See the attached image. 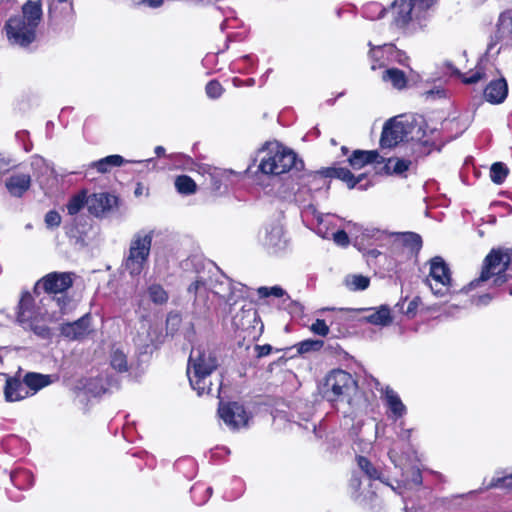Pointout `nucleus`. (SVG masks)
I'll return each instance as SVG.
<instances>
[{"label":"nucleus","instance_id":"obj_1","mask_svg":"<svg viewBox=\"0 0 512 512\" xmlns=\"http://www.w3.org/2000/svg\"><path fill=\"white\" fill-rule=\"evenodd\" d=\"M219 365L216 351L210 347L199 346L191 350L187 375L191 387L198 395L212 392L211 374Z\"/></svg>","mask_w":512,"mask_h":512},{"label":"nucleus","instance_id":"obj_2","mask_svg":"<svg viewBox=\"0 0 512 512\" xmlns=\"http://www.w3.org/2000/svg\"><path fill=\"white\" fill-rule=\"evenodd\" d=\"M42 18L39 1L27 0L22 5V14L11 17L6 25V32L12 44L26 47L36 38V29Z\"/></svg>","mask_w":512,"mask_h":512},{"label":"nucleus","instance_id":"obj_3","mask_svg":"<svg viewBox=\"0 0 512 512\" xmlns=\"http://www.w3.org/2000/svg\"><path fill=\"white\" fill-rule=\"evenodd\" d=\"M424 136L422 122L412 116L399 115L384 124L380 145L382 148H393L405 141L420 142Z\"/></svg>","mask_w":512,"mask_h":512},{"label":"nucleus","instance_id":"obj_4","mask_svg":"<svg viewBox=\"0 0 512 512\" xmlns=\"http://www.w3.org/2000/svg\"><path fill=\"white\" fill-rule=\"evenodd\" d=\"M261 157L259 170L265 175L278 176L291 171L293 168L300 170L304 163L297 158L291 149L279 142L266 143L260 150Z\"/></svg>","mask_w":512,"mask_h":512},{"label":"nucleus","instance_id":"obj_5","mask_svg":"<svg viewBox=\"0 0 512 512\" xmlns=\"http://www.w3.org/2000/svg\"><path fill=\"white\" fill-rule=\"evenodd\" d=\"M509 277L504 248H493L484 258L480 276L462 288L461 292L468 293L477 287L500 286Z\"/></svg>","mask_w":512,"mask_h":512},{"label":"nucleus","instance_id":"obj_6","mask_svg":"<svg viewBox=\"0 0 512 512\" xmlns=\"http://www.w3.org/2000/svg\"><path fill=\"white\" fill-rule=\"evenodd\" d=\"M154 236L153 229H141L131 237L122 263L129 275L139 276L148 266Z\"/></svg>","mask_w":512,"mask_h":512},{"label":"nucleus","instance_id":"obj_7","mask_svg":"<svg viewBox=\"0 0 512 512\" xmlns=\"http://www.w3.org/2000/svg\"><path fill=\"white\" fill-rule=\"evenodd\" d=\"M356 382L348 372L335 369L329 372L319 386V392L329 402L343 401L355 389Z\"/></svg>","mask_w":512,"mask_h":512},{"label":"nucleus","instance_id":"obj_8","mask_svg":"<svg viewBox=\"0 0 512 512\" xmlns=\"http://www.w3.org/2000/svg\"><path fill=\"white\" fill-rule=\"evenodd\" d=\"M430 271L425 282L437 297H444L452 292L450 268L440 256L430 260Z\"/></svg>","mask_w":512,"mask_h":512},{"label":"nucleus","instance_id":"obj_9","mask_svg":"<svg viewBox=\"0 0 512 512\" xmlns=\"http://www.w3.org/2000/svg\"><path fill=\"white\" fill-rule=\"evenodd\" d=\"M72 278L70 273H57L53 272L43 277L37 283L38 287L41 285L48 294H54L51 300L55 301L57 306L62 310L66 308L69 299L63 295V292L72 286Z\"/></svg>","mask_w":512,"mask_h":512},{"label":"nucleus","instance_id":"obj_10","mask_svg":"<svg viewBox=\"0 0 512 512\" xmlns=\"http://www.w3.org/2000/svg\"><path fill=\"white\" fill-rule=\"evenodd\" d=\"M432 3L433 0H395L390 7L393 23L397 27H405L411 21L413 13L428 9Z\"/></svg>","mask_w":512,"mask_h":512},{"label":"nucleus","instance_id":"obj_11","mask_svg":"<svg viewBox=\"0 0 512 512\" xmlns=\"http://www.w3.org/2000/svg\"><path fill=\"white\" fill-rule=\"evenodd\" d=\"M219 417L232 430H238L247 425L248 415L243 405L238 402H220L218 408Z\"/></svg>","mask_w":512,"mask_h":512},{"label":"nucleus","instance_id":"obj_12","mask_svg":"<svg viewBox=\"0 0 512 512\" xmlns=\"http://www.w3.org/2000/svg\"><path fill=\"white\" fill-rule=\"evenodd\" d=\"M261 242L271 254L280 253L288 246V239L285 236L284 228L279 223H272L265 228Z\"/></svg>","mask_w":512,"mask_h":512},{"label":"nucleus","instance_id":"obj_13","mask_svg":"<svg viewBox=\"0 0 512 512\" xmlns=\"http://www.w3.org/2000/svg\"><path fill=\"white\" fill-rule=\"evenodd\" d=\"M116 204V197L109 193H94L87 197L86 206L88 211L100 216L109 211Z\"/></svg>","mask_w":512,"mask_h":512},{"label":"nucleus","instance_id":"obj_14","mask_svg":"<svg viewBox=\"0 0 512 512\" xmlns=\"http://www.w3.org/2000/svg\"><path fill=\"white\" fill-rule=\"evenodd\" d=\"M328 177L325 176V170L321 172H309L301 176V187L295 194V199L298 203H301V197L306 189L309 193L312 191L320 190L323 186H326Z\"/></svg>","mask_w":512,"mask_h":512},{"label":"nucleus","instance_id":"obj_15","mask_svg":"<svg viewBox=\"0 0 512 512\" xmlns=\"http://www.w3.org/2000/svg\"><path fill=\"white\" fill-rule=\"evenodd\" d=\"M89 321L90 318L86 315L74 322L62 324L61 334L69 340H81L90 333Z\"/></svg>","mask_w":512,"mask_h":512},{"label":"nucleus","instance_id":"obj_16","mask_svg":"<svg viewBox=\"0 0 512 512\" xmlns=\"http://www.w3.org/2000/svg\"><path fill=\"white\" fill-rule=\"evenodd\" d=\"M384 403L389 411V417L397 420L407 413V408L402 402L400 396L389 386L382 390Z\"/></svg>","mask_w":512,"mask_h":512},{"label":"nucleus","instance_id":"obj_17","mask_svg":"<svg viewBox=\"0 0 512 512\" xmlns=\"http://www.w3.org/2000/svg\"><path fill=\"white\" fill-rule=\"evenodd\" d=\"M349 164L353 169H361L367 164L371 163H384L385 159L377 150H355L348 158Z\"/></svg>","mask_w":512,"mask_h":512},{"label":"nucleus","instance_id":"obj_18","mask_svg":"<svg viewBox=\"0 0 512 512\" xmlns=\"http://www.w3.org/2000/svg\"><path fill=\"white\" fill-rule=\"evenodd\" d=\"M508 94V85L504 78L491 81L484 90V98L492 104L502 103Z\"/></svg>","mask_w":512,"mask_h":512},{"label":"nucleus","instance_id":"obj_19","mask_svg":"<svg viewBox=\"0 0 512 512\" xmlns=\"http://www.w3.org/2000/svg\"><path fill=\"white\" fill-rule=\"evenodd\" d=\"M29 393L24 381L21 382L15 378H7L4 387L5 400L8 402H15L28 397Z\"/></svg>","mask_w":512,"mask_h":512},{"label":"nucleus","instance_id":"obj_20","mask_svg":"<svg viewBox=\"0 0 512 512\" xmlns=\"http://www.w3.org/2000/svg\"><path fill=\"white\" fill-rule=\"evenodd\" d=\"M30 185L31 177L29 174H14L6 180V188L15 197H21L30 188Z\"/></svg>","mask_w":512,"mask_h":512},{"label":"nucleus","instance_id":"obj_21","mask_svg":"<svg viewBox=\"0 0 512 512\" xmlns=\"http://www.w3.org/2000/svg\"><path fill=\"white\" fill-rule=\"evenodd\" d=\"M325 176L328 178H337L342 180L350 189L357 187V185L360 184L363 179H365L364 174L355 177L349 169L343 167L326 168Z\"/></svg>","mask_w":512,"mask_h":512},{"label":"nucleus","instance_id":"obj_22","mask_svg":"<svg viewBox=\"0 0 512 512\" xmlns=\"http://www.w3.org/2000/svg\"><path fill=\"white\" fill-rule=\"evenodd\" d=\"M393 245L403 246L409 253H417L422 247V239L419 234L413 232L398 233L394 235Z\"/></svg>","mask_w":512,"mask_h":512},{"label":"nucleus","instance_id":"obj_23","mask_svg":"<svg viewBox=\"0 0 512 512\" xmlns=\"http://www.w3.org/2000/svg\"><path fill=\"white\" fill-rule=\"evenodd\" d=\"M110 366L119 373H125L129 370L127 352L122 346L113 345L110 351Z\"/></svg>","mask_w":512,"mask_h":512},{"label":"nucleus","instance_id":"obj_24","mask_svg":"<svg viewBox=\"0 0 512 512\" xmlns=\"http://www.w3.org/2000/svg\"><path fill=\"white\" fill-rule=\"evenodd\" d=\"M33 296L29 292L22 294L18 305L17 322L27 323L29 318H33L38 313L33 306Z\"/></svg>","mask_w":512,"mask_h":512},{"label":"nucleus","instance_id":"obj_25","mask_svg":"<svg viewBox=\"0 0 512 512\" xmlns=\"http://www.w3.org/2000/svg\"><path fill=\"white\" fill-rule=\"evenodd\" d=\"M23 380L26 387L33 390L34 393L53 383V377L51 375L35 372L27 373Z\"/></svg>","mask_w":512,"mask_h":512},{"label":"nucleus","instance_id":"obj_26","mask_svg":"<svg viewBox=\"0 0 512 512\" xmlns=\"http://www.w3.org/2000/svg\"><path fill=\"white\" fill-rule=\"evenodd\" d=\"M128 162L120 155H109L90 164L91 168H95L99 173H107L112 167H118ZM136 163V161H134ZM142 161H137L141 163Z\"/></svg>","mask_w":512,"mask_h":512},{"label":"nucleus","instance_id":"obj_27","mask_svg":"<svg viewBox=\"0 0 512 512\" xmlns=\"http://www.w3.org/2000/svg\"><path fill=\"white\" fill-rule=\"evenodd\" d=\"M382 80L390 83L396 89H403L406 87L407 78L405 73L398 68H389L383 71Z\"/></svg>","mask_w":512,"mask_h":512},{"label":"nucleus","instance_id":"obj_28","mask_svg":"<svg viewBox=\"0 0 512 512\" xmlns=\"http://www.w3.org/2000/svg\"><path fill=\"white\" fill-rule=\"evenodd\" d=\"M364 319L367 322L378 326H388L392 323L391 312L389 307L386 305L380 306Z\"/></svg>","mask_w":512,"mask_h":512},{"label":"nucleus","instance_id":"obj_29","mask_svg":"<svg viewBox=\"0 0 512 512\" xmlns=\"http://www.w3.org/2000/svg\"><path fill=\"white\" fill-rule=\"evenodd\" d=\"M19 325L22 326L25 330L33 331L34 334L42 339H50L52 337L50 328L44 323L40 322L38 319V314L33 318H29L27 323H20Z\"/></svg>","mask_w":512,"mask_h":512},{"label":"nucleus","instance_id":"obj_30","mask_svg":"<svg viewBox=\"0 0 512 512\" xmlns=\"http://www.w3.org/2000/svg\"><path fill=\"white\" fill-rule=\"evenodd\" d=\"M73 13V4L71 0H55L49 8V15L53 18H68Z\"/></svg>","mask_w":512,"mask_h":512},{"label":"nucleus","instance_id":"obj_31","mask_svg":"<svg viewBox=\"0 0 512 512\" xmlns=\"http://www.w3.org/2000/svg\"><path fill=\"white\" fill-rule=\"evenodd\" d=\"M10 480L13 485L19 490H25L33 485V475L23 469L15 470L10 475Z\"/></svg>","mask_w":512,"mask_h":512},{"label":"nucleus","instance_id":"obj_32","mask_svg":"<svg viewBox=\"0 0 512 512\" xmlns=\"http://www.w3.org/2000/svg\"><path fill=\"white\" fill-rule=\"evenodd\" d=\"M31 167L38 178L54 173L53 166L40 155L31 157Z\"/></svg>","mask_w":512,"mask_h":512},{"label":"nucleus","instance_id":"obj_33","mask_svg":"<svg viewBox=\"0 0 512 512\" xmlns=\"http://www.w3.org/2000/svg\"><path fill=\"white\" fill-rule=\"evenodd\" d=\"M358 468L367 476L370 480H381V471L375 467L366 457H356Z\"/></svg>","mask_w":512,"mask_h":512},{"label":"nucleus","instance_id":"obj_34","mask_svg":"<svg viewBox=\"0 0 512 512\" xmlns=\"http://www.w3.org/2000/svg\"><path fill=\"white\" fill-rule=\"evenodd\" d=\"M175 188L180 194L191 195L196 192L197 185L191 177L180 175L175 179Z\"/></svg>","mask_w":512,"mask_h":512},{"label":"nucleus","instance_id":"obj_35","mask_svg":"<svg viewBox=\"0 0 512 512\" xmlns=\"http://www.w3.org/2000/svg\"><path fill=\"white\" fill-rule=\"evenodd\" d=\"M149 299L156 305H163L168 301V293L160 284H152L148 287Z\"/></svg>","mask_w":512,"mask_h":512},{"label":"nucleus","instance_id":"obj_36","mask_svg":"<svg viewBox=\"0 0 512 512\" xmlns=\"http://www.w3.org/2000/svg\"><path fill=\"white\" fill-rule=\"evenodd\" d=\"M188 292L190 294H194L196 305H199L200 302H203V306H205V298L207 296V288L205 286V283L202 280L194 281L188 287Z\"/></svg>","mask_w":512,"mask_h":512},{"label":"nucleus","instance_id":"obj_37","mask_svg":"<svg viewBox=\"0 0 512 512\" xmlns=\"http://www.w3.org/2000/svg\"><path fill=\"white\" fill-rule=\"evenodd\" d=\"M493 488H506L512 490V474L501 475L500 472H496L495 476L491 479L485 489L488 490Z\"/></svg>","mask_w":512,"mask_h":512},{"label":"nucleus","instance_id":"obj_38","mask_svg":"<svg viewBox=\"0 0 512 512\" xmlns=\"http://www.w3.org/2000/svg\"><path fill=\"white\" fill-rule=\"evenodd\" d=\"M508 168L505 164L502 162H496L492 164L490 168V178L495 184H502L507 175H508Z\"/></svg>","mask_w":512,"mask_h":512},{"label":"nucleus","instance_id":"obj_39","mask_svg":"<svg viewBox=\"0 0 512 512\" xmlns=\"http://www.w3.org/2000/svg\"><path fill=\"white\" fill-rule=\"evenodd\" d=\"M370 280L363 275H352L346 278V285L352 291H362L368 288Z\"/></svg>","mask_w":512,"mask_h":512},{"label":"nucleus","instance_id":"obj_40","mask_svg":"<svg viewBox=\"0 0 512 512\" xmlns=\"http://www.w3.org/2000/svg\"><path fill=\"white\" fill-rule=\"evenodd\" d=\"M87 197L85 192L74 195L67 204L68 213L76 215L86 205Z\"/></svg>","mask_w":512,"mask_h":512},{"label":"nucleus","instance_id":"obj_41","mask_svg":"<svg viewBox=\"0 0 512 512\" xmlns=\"http://www.w3.org/2000/svg\"><path fill=\"white\" fill-rule=\"evenodd\" d=\"M257 293L261 298H267L269 296L282 298L286 296V298L290 300V297L287 295L286 291L282 287L277 285L272 287L261 286L257 289Z\"/></svg>","mask_w":512,"mask_h":512},{"label":"nucleus","instance_id":"obj_42","mask_svg":"<svg viewBox=\"0 0 512 512\" xmlns=\"http://www.w3.org/2000/svg\"><path fill=\"white\" fill-rule=\"evenodd\" d=\"M447 67L451 71L452 75H456L462 79L465 84H474L482 79L483 73L480 71H475L470 74V76H465L462 74L457 68H455L451 63H447Z\"/></svg>","mask_w":512,"mask_h":512},{"label":"nucleus","instance_id":"obj_43","mask_svg":"<svg viewBox=\"0 0 512 512\" xmlns=\"http://www.w3.org/2000/svg\"><path fill=\"white\" fill-rule=\"evenodd\" d=\"M331 224V215L326 214L324 216H319V220L316 222V233L322 238H328L330 235Z\"/></svg>","mask_w":512,"mask_h":512},{"label":"nucleus","instance_id":"obj_44","mask_svg":"<svg viewBox=\"0 0 512 512\" xmlns=\"http://www.w3.org/2000/svg\"><path fill=\"white\" fill-rule=\"evenodd\" d=\"M498 29L502 33H507L512 38V13H501L498 20Z\"/></svg>","mask_w":512,"mask_h":512},{"label":"nucleus","instance_id":"obj_45","mask_svg":"<svg viewBox=\"0 0 512 512\" xmlns=\"http://www.w3.org/2000/svg\"><path fill=\"white\" fill-rule=\"evenodd\" d=\"M322 346H323L322 340L308 339V340H304L298 344V352L303 354V353H308L311 351H318L322 348Z\"/></svg>","mask_w":512,"mask_h":512},{"label":"nucleus","instance_id":"obj_46","mask_svg":"<svg viewBox=\"0 0 512 512\" xmlns=\"http://www.w3.org/2000/svg\"><path fill=\"white\" fill-rule=\"evenodd\" d=\"M302 206V217L303 218H309L312 217L316 220V222L319 220V216H324V214H321L317 211L315 206L311 203L305 204V199L301 198V203H299Z\"/></svg>","mask_w":512,"mask_h":512},{"label":"nucleus","instance_id":"obj_47","mask_svg":"<svg viewBox=\"0 0 512 512\" xmlns=\"http://www.w3.org/2000/svg\"><path fill=\"white\" fill-rule=\"evenodd\" d=\"M205 91L209 98L217 99L222 95L223 87L218 81L211 80L207 83Z\"/></svg>","mask_w":512,"mask_h":512},{"label":"nucleus","instance_id":"obj_48","mask_svg":"<svg viewBox=\"0 0 512 512\" xmlns=\"http://www.w3.org/2000/svg\"><path fill=\"white\" fill-rule=\"evenodd\" d=\"M325 311H336V315L330 321L331 326L340 325V324L346 322V320H347V318L345 317V314H344L347 311V309H343V308L335 309V308L325 307V308H322L321 310H319L318 312H325Z\"/></svg>","mask_w":512,"mask_h":512},{"label":"nucleus","instance_id":"obj_49","mask_svg":"<svg viewBox=\"0 0 512 512\" xmlns=\"http://www.w3.org/2000/svg\"><path fill=\"white\" fill-rule=\"evenodd\" d=\"M311 331L314 334H317L319 336L325 337L329 333V326L326 324L325 320L317 319L312 325H311Z\"/></svg>","mask_w":512,"mask_h":512},{"label":"nucleus","instance_id":"obj_50","mask_svg":"<svg viewBox=\"0 0 512 512\" xmlns=\"http://www.w3.org/2000/svg\"><path fill=\"white\" fill-rule=\"evenodd\" d=\"M387 12L388 10L386 8H383L378 3H372L368 5L365 9L366 16L370 18H373L372 16H370V13H377V18H383Z\"/></svg>","mask_w":512,"mask_h":512},{"label":"nucleus","instance_id":"obj_51","mask_svg":"<svg viewBox=\"0 0 512 512\" xmlns=\"http://www.w3.org/2000/svg\"><path fill=\"white\" fill-rule=\"evenodd\" d=\"M47 227H58L61 223V216L57 211L51 210L45 215Z\"/></svg>","mask_w":512,"mask_h":512},{"label":"nucleus","instance_id":"obj_52","mask_svg":"<svg viewBox=\"0 0 512 512\" xmlns=\"http://www.w3.org/2000/svg\"><path fill=\"white\" fill-rule=\"evenodd\" d=\"M393 45L392 44H384L382 46L372 47L370 50V56L371 58L375 60H379L380 57H382L384 51H392Z\"/></svg>","mask_w":512,"mask_h":512},{"label":"nucleus","instance_id":"obj_53","mask_svg":"<svg viewBox=\"0 0 512 512\" xmlns=\"http://www.w3.org/2000/svg\"><path fill=\"white\" fill-rule=\"evenodd\" d=\"M333 236L334 242L339 246H347L349 244V238L347 233L344 230H338L336 232L331 233Z\"/></svg>","mask_w":512,"mask_h":512},{"label":"nucleus","instance_id":"obj_54","mask_svg":"<svg viewBox=\"0 0 512 512\" xmlns=\"http://www.w3.org/2000/svg\"><path fill=\"white\" fill-rule=\"evenodd\" d=\"M385 233L379 229L375 228H367L363 232V238L365 239H375V240H381Z\"/></svg>","mask_w":512,"mask_h":512},{"label":"nucleus","instance_id":"obj_55","mask_svg":"<svg viewBox=\"0 0 512 512\" xmlns=\"http://www.w3.org/2000/svg\"><path fill=\"white\" fill-rule=\"evenodd\" d=\"M492 299V296L488 293L478 295V296H472L471 303L476 306H484L487 305Z\"/></svg>","mask_w":512,"mask_h":512},{"label":"nucleus","instance_id":"obj_56","mask_svg":"<svg viewBox=\"0 0 512 512\" xmlns=\"http://www.w3.org/2000/svg\"><path fill=\"white\" fill-rule=\"evenodd\" d=\"M410 164L409 160L397 159L393 170L396 174H402L409 169Z\"/></svg>","mask_w":512,"mask_h":512},{"label":"nucleus","instance_id":"obj_57","mask_svg":"<svg viewBox=\"0 0 512 512\" xmlns=\"http://www.w3.org/2000/svg\"><path fill=\"white\" fill-rule=\"evenodd\" d=\"M420 304V298L419 297H415L413 300H411L406 308V310L404 311V313L409 316V317H413L415 314H416V311L418 309V306Z\"/></svg>","mask_w":512,"mask_h":512},{"label":"nucleus","instance_id":"obj_58","mask_svg":"<svg viewBox=\"0 0 512 512\" xmlns=\"http://www.w3.org/2000/svg\"><path fill=\"white\" fill-rule=\"evenodd\" d=\"M361 485H362V482H361L360 477L356 474V472H354L350 479V488L356 494V497L359 496V491H360Z\"/></svg>","mask_w":512,"mask_h":512},{"label":"nucleus","instance_id":"obj_59","mask_svg":"<svg viewBox=\"0 0 512 512\" xmlns=\"http://www.w3.org/2000/svg\"><path fill=\"white\" fill-rule=\"evenodd\" d=\"M255 350L257 352V357L261 358V357L268 356L271 353L272 346L269 344L256 345Z\"/></svg>","mask_w":512,"mask_h":512},{"label":"nucleus","instance_id":"obj_60","mask_svg":"<svg viewBox=\"0 0 512 512\" xmlns=\"http://www.w3.org/2000/svg\"><path fill=\"white\" fill-rule=\"evenodd\" d=\"M135 4H147L149 7L157 8L162 5L163 0H131Z\"/></svg>","mask_w":512,"mask_h":512},{"label":"nucleus","instance_id":"obj_61","mask_svg":"<svg viewBox=\"0 0 512 512\" xmlns=\"http://www.w3.org/2000/svg\"><path fill=\"white\" fill-rule=\"evenodd\" d=\"M506 256V266H508L509 276H512V248H504Z\"/></svg>","mask_w":512,"mask_h":512},{"label":"nucleus","instance_id":"obj_62","mask_svg":"<svg viewBox=\"0 0 512 512\" xmlns=\"http://www.w3.org/2000/svg\"><path fill=\"white\" fill-rule=\"evenodd\" d=\"M434 95H437L439 97H442L444 96V91L443 90H440V89H437V90H429L426 92V96L429 98V97H434Z\"/></svg>","mask_w":512,"mask_h":512},{"label":"nucleus","instance_id":"obj_63","mask_svg":"<svg viewBox=\"0 0 512 512\" xmlns=\"http://www.w3.org/2000/svg\"><path fill=\"white\" fill-rule=\"evenodd\" d=\"M180 322V318L178 315H169L168 318H167V325L169 326L170 324L174 325V324H178Z\"/></svg>","mask_w":512,"mask_h":512},{"label":"nucleus","instance_id":"obj_64","mask_svg":"<svg viewBox=\"0 0 512 512\" xmlns=\"http://www.w3.org/2000/svg\"><path fill=\"white\" fill-rule=\"evenodd\" d=\"M222 297L226 300V302L232 306L236 304V300L233 299V293L231 292L229 295H222Z\"/></svg>","mask_w":512,"mask_h":512}]
</instances>
